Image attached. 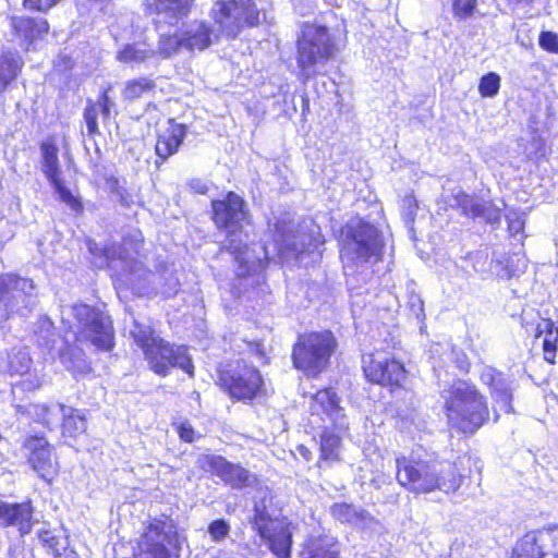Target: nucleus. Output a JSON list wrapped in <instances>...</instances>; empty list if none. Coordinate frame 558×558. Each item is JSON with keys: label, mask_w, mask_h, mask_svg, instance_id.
Listing matches in <instances>:
<instances>
[{"label": "nucleus", "mask_w": 558, "mask_h": 558, "mask_svg": "<svg viewBox=\"0 0 558 558\" xmlns=\"http://www.w3.org/2000/svg\"><path fill=\"white\" fill-rule=\"evenodd\" d=\"M178 433L185 442H193L195 440V430L187 423H182L178 428Z\"/></svg>", "instance_id": "13d9d810"}, {"label": "nucleus", "mask_w": 558, "mask_h": 558, "mask_svg": "<svg viewBox=\"0 0 558 558\" xmlns=\"http://www.w3.org/2000/svg\"><path fill=\"white\" fill-rule=\"evenodd\" d=\"M465 363V359L461 362V365L459 366L461 369H464L465 366L463 365Z\"/></svg>", "instance_id": "338daca9"}, {"label": "nucleus", "mask_w": 558, "mask_h": 558, "mask_svg": "<svg viewBox=\"0 0 558 558\" xmlns=\"http://www.w3.org/2000/svg\"><path fill=\"white\" fill-rule=\"evenodd\" d=\"M210 15L220 32L229 38H235L244 26H254L259 22V11L252 0L216 1Z\"/></svg>", "instance_id": "9b49d317"}, {"label": "nucleus", "mask_w": 558, "mask_h": 558, "mask_svg": "<svg viewBox=\"0 0 558 558\" xmlns=\"http://www.w3.org/2000/svg\"><path fill=\"white\" fill-rule=\"evenodd\" d=\"M298 558H339V548L333 537L312 536L302 544Z\"/></svg>", "instance_id": "a878e982"}, {"label": "nucleus", "mask_w": 558, "mask_h": 558, "mask_svg": "<svg viewBox=\"0 0 558 558\" xmlns=\"http://www.w3.org/2000/svg\"><path fill=\"white\" fill-rule=\"evenodd\" d=\"M149 368L159 376H167L171 368L179 367L190 376L194 375V365L185 345H175L159 338L144 353Z\"/></svg>", "instance_id": "ddd939ff"}, {"label": "nucleus", "mask_w": 558, "mask_h": 558, "mask_svg": "<svg viewBox=\"0 0 558 558\" xmlns=\"http://www.w3.org/2000/svg\"><path fill=\"white\" fill-rule=\"evenodd\" d=\"M183 48L180 28L172 35H161L158 43V53L163 58H169Z\"/></svg>", "instance_id": "a19ab883"}, {"label": "nucleus", "mask_w": 558, "mask_h": 558, "mask_svg": "<svg viewBox=\"0 0 558 558\" xmlns=\"http://www.w3.org/2000/svg\"><path fill=\"white\" fill-rule=\"evenodd\" d=\"M269 254H270L269 247L265 246V255H266L267 258H270Z\"/></svg>", "instance_id": "69168bd1"}, {"label": "nucleus", "mask_w": 558, "mask_h": 558, "mask_svg": "<svg viewBox=\"0 0 558 558\" xmlns=\"http://www.w3.org/2000/svg\"><path fill=\"white\" fill-rule=\"evenodd\" d=\"M476 7V0H452L453 14L459 19L472 15Z\"/></svg>", "instance_id": "09e8293b"}, {"label": "nucleus", "mask_w": 558, "mask_h": 558, "mask_svg": "<svg viewBox=\"0 0 558 558\" xmlns=\"http://www.w3.org/2000/svg\"><path fill=\"white\" fill-rule=\"evenodd\" d=\"M500 88V76L495 72L483 75L478 84V93L482 97H495Z\"/></svg>", "instance_id": "c03bdc74"}, {"label": "nucleus", "mask_w": 558, "mask_h": 558, "mask_svg": "<svg viewBox=\"0 0 558 558\" xmlns=\"http://www.w3.org/2000/svg\"><path fill=\"white\" fill-rule=\"evenodd\" d=\"M97 114V108L95 105H89L84 110V119L87 125L88 134L90 135L98 133Z\"/></svg>", "instance_id": "603ef678"}, {"label": "nucleus", "mask_w": 558, "mask_h": 558, "mask_svg": "<svg viewBox=\"0 0 558 558\" xmlns=\"http://www.w3.org/2000/svg\"><path fill=\"white\" fill-rule=\"evenodd\" d=\"M197 463L201 469L218 476L233 489L252 487L257 482L254 473L238 463L228 461L222 456L203 454L198 458Z\"/></svg>", "instance_id": "2eb2a0df"}, {"label": "nucleus", "mask_w": 558, "mask_h": 558, "mask_svg": "<svg viewBox=\"0 0 558 558\" xmlns=\"http://www.w3.org/2000/svg\"><path fill=\"white\" fill-rule=\"evenodd\" d=\"M38 537L54 558H76V553L69 547L68 537L56 535L52 531H41Z\"/></svg>", "instance_id": "7c9ffc66"}, {"label": "nucleus", "mask_w": 558, "mask_h": 558, "mask_svg": "<svg viewBox=\"0 0 558 558\" xmlns=\"http://www.w3.org/2000/svg\"><path fill=\"white\" fill-rule=\"evenodd\" d=\"M130 333L143 353L160 338L149 325L140 323L136 319L133 320V328L130 330Z\"/></svg>", "instance_id": "4c0bfd02"}, {"label": "nucleus", "mask_w": 558, "mask_h": 558, "mask_svg": "<svg viewBox=\"0 0 558 558\" xmlns=\"http://www.w3.org/2000/svg\"><path fill=\"white\" fill-rule=\"evenodd\" d=\"M465 259L472 262V266L475 272L482 274L485 271V264L487 260L486 253L482 251L469 253Z\"/></svg>", "instance_id": "864d4df0"}, {"label": "nucleus", "mask_w": 558, "mask_h": 558, "mask_svg": "<svg viewBox=\"0 0 558 558\" xmlns=\"http://www.w3.org/2000/svg\"><path fill=\"white\" fill-rule=\"evenodd\" d=\"M186 135L185 124L177 123L174 119L168 120V126L158 135L155 146L156 155L163 162L174 155Z\"/></svg>", "instance_id": "393cba45"}, {"label": "nucleus", "mask_w": 558, "mask_h": 558, "mask_svg": "<svg viewBox=\"0 0 558 558\" xmlns=\"http://www.w3.org/2000/svg\"><path fill=\"white\" fill-rule=\"evenodd\" d=\"M195 0H144V12L154 17L159 29L161 25L174 26L187 17Z\"/></svg>", "instance_id": "f3484780"}, {"label": "nucleus", "mask_w": 558, "mask_h": 558, "mask_svg": "<svg viewBox=\"0 0 558 558\" xmlns=\"http://www.w3.org/2000/svg\"><path fill=\"white\" fill-rule=\"evenodd\" d=\"M10 26L21 40V46L27 50L36 40L47 35L49 31L47 20L43 17L12 16Z\"/></svg>", "instance_id": "b1692460"}, {"label": "nucleus", "mask_w": 558, "mask_h": 558, "mask_svg": "<svg viewBox=\"0 0 558 558\" xmlns=\"http://www.w3.org/2000/svg\"><path fill=\"white\" fill-rule=\"evenodd\" d=\"M269 231L274 238V253L284 258H294L302 263L305 254H315L320 242L312 235L301 231L293 220L289 218L277 219Z\"/></svg>", "instance_id": "9d476101"}, {"label": "nucleus", "mask_w": 558, "mask_h": 558, "mask_svg": "<svg viewBox=\"0 0 558 558\" xmlns=\"http://www.w3.org/2000/svg\"><path fill=\"white\" fill-rule=\"evenodd\" d=\"M451 208H458L465 217L476 219L483 218L486 222L498 225L500 222V209L492 203L477 199L462 190H457L448 197Z\"/></svg>", "instance_id": "aec40b11"}, {"label": "nucleus", "mask_w": 558, "mask_h": 558, "mask_svg": "<svg viewBox=\"0 0 558 558\" xmlns=\"http://www.w3.org/2000/svg\"><path fill=\"white\" fill-rule=\"evenodd\" d=\"M37 303V288L32 279L15 274L0 276V323L11 315L31 313Z\"/></svg>", "instance_id": "6e6552de"}, {"label": "nucleus", "mask_w": 558, "mask_h": 558, "mask_svg": "<svg viewBox=\"0 0 558 558\" xmlns=\"http://www.w3.org/2000/svg\"><path fill=\"white\" fill-rule=\"evenodd\" d=\"M0 373H5V359L0 354Z\"/></svg>", "instance_id": "0e129e2a"}, {"label": "nucleus", "mask_w": 558, "mask_h": 558, "mask_svg": "<svg viewBox=\"0 0 558 558\" xmlns=\"http://www.w3.org/2000/svg\"><path fill=\"white\" fill-rule=\"evenodd\" d=\"M31 364L32 359L28 352L22 350L12 352L8 355V359H5V373H10L11 375H24L29 371Z\"/></svg>", "instance_id": "58836bf2"}, {"label": "nucleus", "mask_w": 558, "mask_h": 558, "mask_svg": "<svg viewBox=\"0 0 558 558\" xmlns=\"http://www.w3.org/2000/svg\"><path fill=\"white\" fill-rule=\"evenodd\" d=\"M60 0H24V5L34 11L47 12L53 8Z\"/></svg>", "instance_id": "5fc2aeb1"}, {"label": "nucleus", "mask_w": 558, "mask_h": 558, "mask_svg": "<svg viewBox=\"0 0 558 558\" xmlns=\"http://www.w3.org/2000/svg\"><path fill=\"white\" fill-rule=\"evenodd\" d=\"M544 335L543 350L544 359L550 364L555 363L557 342H558V327L549 318H541L535 328V337L538 338Z\"/></svg>", "instance_id": "bb28decb"}, {"label": "nucleus", "mask_w": 558, "mask_h": 558, "mask_svg": "<svg viewBox=\"0 0 558 558\" xmlns=\"http://www.w3.org/2000/svg\"><path fill=\"white\" fill-rule=\"evenodd\" d=\"M341 399L332 389H322L312 396L310 409L312 415L318 416L323 422H329L335 428L344 430L349 422Z\"/></svg>", "instance_id": "a211bd4d"}, {"label": "nucleus", "mask_w": 558, "mask_h": 558, "mask_svg": "<svg viewBox=\"0 0 558 558\" xmlns=\"http://www.w3.org/2000/svg\"><path fill=\"white\" fill-rule=\"evenodd\" d=\"M464 459L456 462L438 460L427 452L412 451L409 456L396 459L398 483L414 494H428L440 490L446 494L456 492L464 475L460 466Z\"/></svg>", "instance_id": "f257e3e1"}, {"label": "nucleus", "mask_w": 558, "mask_h": 558, "mask_svg": "<svg viewBox=\"0 0 558 558\" xmlns=\"http://www.w3.org/2000/svg\"><path fill=\"white\" fill-rule=\"evenodd\" d=\"M330 512L336 520L343 523H355L360 514L363 513V511L359 512L352 505L345 502L332 505Z\"/></svg>", "instance_id": "37998d69"}, {"label": "nucleus", "mask_w": 558, "mask_h": 558, "mask_svg": "<svg viewBox=\"0 0 558 558\" xmlns=\"http://www.w3.org/2000/svg\"><path fill=\"white\" fill-rule=\"evenodd\" d=\"M23 448L27 451L28 463L34 471L45 481L51 482L58 468L52 459L50 444L44 437L29 436L24 440Z\"/></svg>", "instance_id": "6ab92c4d"}, {"label": "nucleus", "mask_w": 558, "mask_h": 558, "mask_svg": "<svg viewBox=\"0 0 558 558\" xmlns=\"http://www.w3.org/2000/svg\"><path fill=\"white\" fill-rule=\"evenodd\" d=\"M190 187L197 194L204 195L208 192V184L201 179H193L189 183Z\"/></svg>", "instance_id": "052dcab7"}, {"label": "nucleus", "mask_w": 558, "mask_h": 558, "mask_svg": "<svg viewBox=\"0 0 558 558\" xmlns=\"http://www.w3.org/2000/svg\"><path fill=\"white\" fill-rule=\"evenodd\" d=\"M512 558H558V554L547 556L536 533H527L513 548Z\"/></svg>", "instance_id": "cd10ccee"}, {"label": "nucleus", "mask_w": 558, "mask_h": 558, "mask_svg": "<svg viewBox=\"0 0 558 558\" xmlns=\"http://www.w3.org/2000/svg\"><path fill=\"white\" fill-rule=\"evenodd\" d=\"M408 307H409L410 312L418 320H423L425 318L424 302L418 294H416L414 292H411L409 294Z\"/></svg>", "instance_id": "3c124183"}, {"label": "nucleus", "mask_w": 558, "mask_h": 558, "mask_svg": "<svg viewBox=\"0 0 558 558\" xmlns=\"http://www.w3.org/2000/svg\"><path fill=\"white\" fill-rule=\"evenodd\" d=\"M335 56L328 28L322 25L305 23L302 35L298 39L296 62L300 69V78L304 82L320 74L326 62Z\"/></svg>", "instance_id": "39448f33"}, {"label": "nucleus", "mask_w": 558, "mask_h": 558, "mask_svg": "<svg viewBox=\"0 0 558 558\" xmlns=\"http://www.w3.org/2000/svg\"><path fill=\"white\" fill-rule=\"evenodd\" d=\"M502 374L490 366H485L481 372V380L484 385L492 388Z\"/></svg>", "instance_id": "6e6d98bb"}, {"label": "nucleus", "mask_w": 558, "mask_h": 558, "mask_svg": "<svg viewBox=\"0 0 558 558\" xmlns=\"http://www.w3.org/2000/svg\"><path fill=\"white\" fill-rule=\"evenodd\" d=\"M179 550V535L172 522L154 519L141 536L134 558H171Z\"/></svg>", "instance_id": "f8f14e48"}, {"label": "nucleus", "mask_w": 558, "mask_h": 558, "mask_svg": "<svg viewBox=\"0 0 558 558\" xmlns=\"http://www.w3.org/2000/svg\"><path fill=\"white\" fill-rule=\"evenodd\" d=\"M180 31L183 48L189 51H203L218 38L215 29L205 21H191L183 24Z\"/></svg>", "instance_id": "4be33fe9"}, {"label": "nucleus", "mask_w": 558, "mask_h": 558, "mask_svg": "<svg viewBox=\"0 0 558 558\" xmlns=\"http://www.w3.org/2000/svg\"><path fill=\"white\" fill-rule=\"evenodd\" d=\"M120 203L125 206L130 207L133 204V201L129 195H124L123 193L120 194Z\"/></svg>", "instance_id": "680f3d73"}, {"label": "nucleus", "mask_w": 558, "mask_h": 558, "mask_svg": "<svg viewBox=\"0 0 558 558\" xmlns=\"http://www.w3.org/2000/svg\"><path fill=\"white\" fill-rule=\"evenodd\" d=\"M0 524L3 527H16L22 535L28 534L34 524L31 501L21 504L0 501Z\"/></svg>", "instance_id": "5701e85b"}, {"label": "nucleus", "mask_w": 558, "mask_h": 558, "mask_svg": "<svg viewBox=\"0 0 558 558\" xmlns=\"http://www.w3.org/2000/svg\"><path fill=\"white\" fill-rule=\"evenodd\" d=\"M130 282L137 284V289H145L142 281L156 282L161 284L160 292L166 298L174 296L180 290V281L172 268L166 267L161 274H154L143 266L142 262L132 260L129 265Z\"/></svg>", "instance_id": "412c9836"}, {"label": "nucleus", "mask_w": 558, "mask_h": 558, "mask_svg": "<svg viewBox=\"0 0 558 558\" xmlns=\"http://www.w3.org/2000/svg\"><path fill=\"white\" fill-rule=\"evenodd\" d=\"M230 533V524L225 519L214 520L208 525V534L216 543L223 541Z\"/></svg>", "instance_id": "49530a36"}, {"label": "nucleus", "mask_w": 558, "mask_h": 558, "mask_svg": "<svg viewBox=\"0 0 558 558\" xmlns=\"http://www.w3.org/2000/svg\"><path fill=\"white\" fill-rule=\"evenodd\" d=\"M61 420L64 436L75 438L86 430V418L77 410L64 405Z\"/></svg>", "instance_id": "c9c22d12"}, {"label": "nucleus", "mask_w": 558, "mask_h": 558, "mask_svg": "<svg viewBox=\"0 0 558 558\" xmlns=\"http://www.w3.org/2000/svg\"><path fill=\"white\" fill-rule=\"evenodd\" d=\"M34 337L39 348L50 351L57 341L53 323L46 316L39 317L34 326Z\"/></svg>", "instance_id": "72a5a7b5"}, {"label": "nucleus", "mask_w": 558, "mask_h": 558, "mask_svg": "<svg viewBox=\"0 0 558 558\" xmlns=\"http://www.w3.org/2000/svg\"><path fill=\"white\" fill-rule=\"evenodd\" d=\"M53 186L54 192L59 195V198L64 202L71 209L75 211L82 210L83 206L77 197H75L71 191L63 184L62 179H57L50 182Z\"/></svg>", "instance_id": "a18cd8bd"}, {"label": "nucleus", "mask_w": 558, "mask_h": 558, "mask_svg": "<svg viewBox=\"0 0 558 558\" xmlns=\"http://www.w3.org/2000/svg\"><path fill=\"white\" fill-rule=\"evenodd\" d=\"M155 88V81L147 76L129 80L124 83V87L122 89V98L126 101H134L151 93Z\"/></svg>", "instance_id": "f704fd0d"}, {"label": "nucleus", "mask_w": 558, "mask_h": 558, "mask_svg": "<svg viewBox=\"0 0 558 558\" xmlns=\"http://www.w3.org/2000/svg\"><path fill=\"white\" fill-rule=\"evenodd\" d=\"M20 376L21 380L13 384V387L15 388L20 387L22 390H34L43 385L41 378L36 374L29 373V371L26 374Z\"/></svg>", "instance_id": "8fccbe9b"}, {"label": "nucleus", "mask_w": 558, "mask_h": 558, "mask_svg": "<svg viewBox=\"0 0 558 558\" xmlns=\"http://www.w3.org/2000/svg\"><path fill=\"white\" fill-rule=\"evenodd\" d=\"M512 390V381L505 374H502L490 388L492 398L505 413H511L513 411L511 404Z\"/></svg>", "instance_id": "473e14b6"}, {"label": "nucleus", "mask_w": 558, "mask_h": 558, "mask_svg": "<svg viewBox=\"0 0 558 558\" xmlns=\"http://www.w3.org/2000/svg\"><path fill=\"white\" fill-rule=\"evenodd\" d=\"M402 206L404 209H407L404 217L407 220L413 221L415 210H416V199L413 196H407L402 201Z\"/></svg>", "instance_id": "4d7b16f0"}, {"label": "nucleus", "mask_w": 558, "mask_h": 558, "mask_svg": "<svg viewBox=\"0 0 558 558\" xmlns=\"http://www.w3.org/2000/svg\"><path fill=\"white\" fill-rule=\"evenodd\" d=\"M522 227H523V223H522L521 221H519V220H517V221H511V222L509 223V229H510L511 231L519 232V231L522 229Z\"/></svg>", "instance_id": "e2e57ef3"}, {"label": "nucleus", "mask_w": 558, "mask_h": 558, "mask_svg": "<svg viewBox=\"0 0 558 558\" xmlns=\"http://www.w3.org/2000/svg\"><path fill=\"white\" fill-rule=\"evenodd\" d=\"M363 369L369 381L383 386L400 387L407 377L402 363L383 354L364 356Z\"/></svg>", "instance_id": "dca6fc26"}, {"label": "nucleus", "mask_w": 558, "mask_h": 558, "mask_svg": "<svg viewBox=\"0 0 558 558\" xmlns=\"http://www.w3.org/2000/svg\"><path fill=\"white\" fill-rule=\"evenodd\" d=\"M447 416L452 427L464 434H473L488 418L485 398L476 387L465 380L456 379L441 390Z\"/></svg>", "instance_id": "7ed1b4c3"}, {"label": "nucleus", "mask_w": 558, "mask_h": 558, "mask_svg": "<svg viewBox=\"0 0 558 558\" xmlns=\"http://www.w3.org/2000/svg\"><path fill=\"white\" fill-rule=\"evenodd\" d=\"M211 209L216 227L226 231L221 248L235 255L236 276L251 274L255 270V265H251L245 257L247 235L243 232V226L248 223V211L244 199L234 192H229L223 199L213 201Z\"/></svg>", "instance_id": "f03ea898"}, {"label": "nucleus", "mask_w": 558, "mask_h": 558, "mask_svg": "<svg viewBox=\"0 0 558 558\" xmlns=\"http://www.w3.org/2000/svg\"><path fill=\"white\" fill-rule=\"evenodd\" d=\"M41 170L49 182L56 181L61 177V170L58 158V147L51 142H44L40 145Z\"/></svg>", "instance_id": "2f4dec72"}, {"label": "nucleus", "mask_w": 558, "mask_h": 558, "mask_svg": "<svg viewBox=\"0 0 558 558\" xmlns=\"http://www.w3.org/2000/svg\"><path fill=\"white\" fill-rule=\"evenodd\" d=\"M64 405L61 403L52 404H29L27 413L36 422L45 425L47 428L52 429L61 420Z\"/></svg>", "instance_id": "c756f323"}, {"label": "nucleus", "mask_w": 558, "mask_h": 558, "mask_svg": "<svg viewBox=\"0 0 558 558\" xmlns=\"http://www.w3.org/2000/svg\"><path fill=\"white\" fill-rule=\"evenodd\" d=\"M253 525L278 558H290L292 535L283 522L272 519L265 507L255 505Z\"/></svg>", "instance_id": "4468645a"}, {"label": "nucleus", "mask_w": 558, "mask_h": 558, "mask_svg": "<svg viewBox=\"0 0 558 558\" xmlns=\"http://www.w3.org/2000/svg\"><path fill=\"white\" fill-rule=\"evenodd\" d=\"M384 247L380 232L373 225L363 220L352 221L347 227L341 259L349 264L367 263L377 259Z\"/></svg>", "instance_id": "0eeeda50"}, {"label": "nucleus", "mask_w": 558, "mask_h": 558, "mask_svg": "<svg viewBox=\"0 0 558 558\" xmlns=\"http://www.w3.org/2000/svg\"><path fill=\"white\" fill-rule=\"evenodd\" d=\"M218 383L230 398L242 402L254 400L264 390L259 371L243 361L226 365L219 372Z\"/></svg>", "instance_id": "1a4fd4ad"}, {"label": "nucleus", "mask_w": 558, "mask_h": 558, "mask_svg": "<svg viewBox=\"0 0 558 558\" xmlns=\"http://www.w3.org/2000/svg\"><path fill=\"white\" fill-rule=\"evenodd\" d=\"M340 446V437L324 430L320 435V456L325 460H335L337 458V450Z\"/></svg>", "instance_id": "79ce46f5"}, {"label": "nucleus", "mask_w": 558, "mask_h": 558, "mask_svg": "<svg viewBox=\"0 0 558 558\" xmlns=\"http://www.w3.org/2000/svg\"><path fill=\"white\" fill-rule=\"evenodd\" d=\"M99 107L104 119L110 117V110L113 106V101L109 98L108 93L104 92L99 98Z\"/></svg>", "instance_id": "bf43d9fd"}, {"label": "nucleus", "mask_w": 558, "mask_h": 558, "mask_svg": "<svg viewBox=\"0 0 558 558\" xmlns=\"http://www.w3.org/2000/svg\"><path fill=\"white\" fill-rule=\"evenodd\" d=\"M337 344V339L329 330L300 335L292 350L294 367L306 376L319 375L327 367Z\"/></svg>", "instance_id": "423d86ee"}, {"label": "nucleus", "mask_w": 558, "mask_h": 558, "mask_svg": "<svg viewBox=\"0 0 558 558\" xmlns=\"http://www.w3.org/2000/svg\"><path fill=\"white\" fill-rule=\"evenodd\" d=\"M62 362L66 369L76 375H85L90 372V365L82 350L72 348L62 355Z\"/></svg>", "instance_id": "e433bc0d"}, {"label": "nucleus", "mask_w": 558, "mask_h": 558, "mask_svg": "<svg viewBox=\"0 0 558 558\" xmlns=\"http://www.w3.org/2000/svg\"><path fill=\"white\" fill-rule=\"evenodd\" d=\"M62 319L69 323V329L77 340H88L102 351L112 349L111 320L99 310L86 304H74L62 310Z\"/></svg>", "instance_id": "20e7f679"}, {"label": "nucleus", "mask_w": 558, "mask_h": 558, "mask_svg": "<svg viewBox=\"0 0 558 558\" xmlns=\"http://www.w3.org/2000/svg\"><path fill=\"white\" fill-rule=\"evenodd\" d=\"M23 60L16 52L8 51L0 56V95L17 77Z\"/></svg>", "instance_id": "c85d7f7f"}, {"label": "nucleus", "mask_w": 558, "mask_h": 558, "mask_svg": "<svg viewBox=\"0 0 558 558\" xmlns=\"http://www.w3.org/2000/svg\"><path fill=\"white\" fill-rule=\"evenodd\" d=\"M155 52L140 45H126L118 52V59L121 62L141 63L148 58L154 57Z\"/></svg>", "instance_id": "ea45409f"}, {"label": "nucleus", "mask_w": 558, "mask_h": 558, "mask_svg": "<svg viewBox=\"0 0 558 558\" xmlns=\"http://www.w3.org/2000/svg\"><path fill=\"white\" fill-rule=\"evenodd\" d=\"M542 49L550 53H558V34L551 31H543L538 37Z\"/></svg>", "instance_id": "de8ad7c7"}]
</instances>
